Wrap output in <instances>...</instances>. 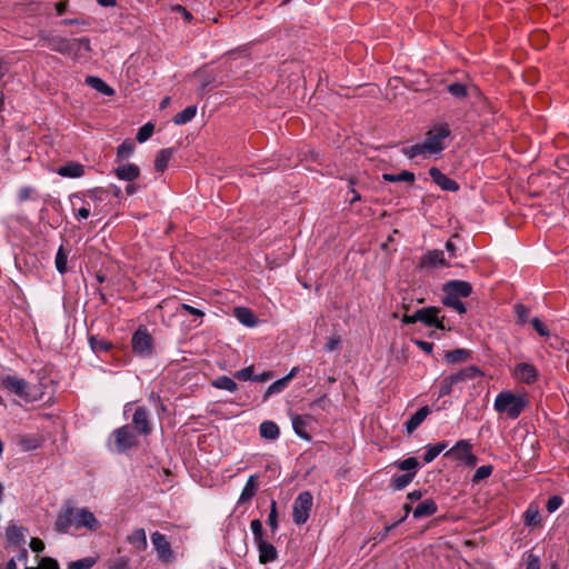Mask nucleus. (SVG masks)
I'll return each mask as SVG.
<instances>
[{
	"instance_id": "26",
	"label": "nucleus",
	"mask_w": 569,
	"mask_h": 569,
	"mask_svg": "<svg viewBox=\"0 0 569 569\" xmlns=\"http://www.w3.org/2000/svg\"><path fill=\"white\" fill-rule=\"evenodd\" d=\"M450 134V129L447 123H438L433 126L427 133L423 142H441Z\"/></svg>"
},
{
	"instance_id": "51",
	"label": "nucleus",
	"mask_w": 569,
	"mask_h": 569,
	"mask_svg": "<svg viewBox=\"0 0 569 569\" xmlns=\"http://www.w3.org/2000/svg\"><path fill=\"white\" fill-rule=\"evenodd\" d=\"M492 470H493V468L491 465H483V466L479 467L476 470V472L473 473L472 482L478 483L481 480L487 479L488 477L491 476Z\"/></svg>"
},
{
	"instance_id": "57",
	"label": "nucleus",
	"mask_w": 569,
	"mask_h": 569,
	"mask_svg": "<svg viewBox=\"0 0 569 569\" xmlns=\"http://www.w3.org/2000/svg\"><path fill=\"white\" fill-rule=\"evenodd\" d=\"M234 378L240 381H253L254 375H253V366L246 367L241 370H238L234 372Z\"/></svg>"
},
{
	"instance_id": "11",
	"label": "nucleus",
	"mask_w": 569,
	"mask_h": 569,
	"mask_svg": "<svg viewBox=\"0 0 569 569\" xmlns=\"http://www.w3.org/2000/svg\"><path fill=\"white\" fill-rule=\"evenodd\" d=\"M482 376L483 372L477 366L473 365L462 368L459 371L449 375L451 382H453L456 388L458 389H462L463 385Z\"/></svg>"
},
{
	"instance_id": "6",
	"label": "nucleus",
	"mask_w": 569,
	"mask_h": 569,
	"mask_svg": "<svg viewBox=\"0 0 569 569\" xmlns=\"http://www.w3.org/2000/svg\"><path fill=\"white\" fill-rule=\"evenodd\" d=\"M151 543L160 562L170 563L174 561V552L166 535L154 531L151 533Z\"/></svg>"
},
{
	"instance_id": "29",
	"label": "nucleus",
	"mask_w": 569,
	"mask_h": 569,
	"mask_svg": "<svg viewBox=\"0 0 569 569\" xmlns=\"http://www.w3.org/2000/svg\"><path fill=\"white\" fill-rule=\"evenodd\" d=\"M84 82L104 96L111 97L116 93L114 89L99 77L88 76Z\"/></svg>"
},
{
	"instance_id": "2",
	"label": "nucleus",
	"mask_w": 569,
	"mask_h": 569,
	"mask_svg": "<svg viewBox=\"0 0 569 569\" xmlns=\"http://www.w3.org/2000/svg\"><path fill=\"white\" fill-rule=\"evenodd\" d=\"M138 436L131 426H121L110 433L107 447L111 452L126 453L139 445Z\"/></svg>"
},
{
	"instance_id": "25",
	"label": "nucleus",
	"mask_w": 569,
	"mask_h": 569,
	"mask_svg": "<svg viewBox=\"0 0 569 569\" xmlns=\"http://www.w3.org/2000/svg\"><path fill=\"white\" fill-rule=\"evenodd\" d=\"M57 173L66 178H80L84 174V167L79 162H67L57 169Z\"/></svg>"
},
{
	"instance_id": "5",
	"label": "nucleus",
	"mask_w": 569,
	"mask_h": 569,
	"mask_svg": "<svg viewBox=\"0 0 569 569\" xmlns=\"http://www.w3.org/2000/svg\"><path fill=\"white\" fill-rule=\"evenodd\" d=\"M0 388L17 395L29 401L31 400L30 387L27 380L14 375H4L0 377Z\"/></svg>"
},
{
	"instance_id": "50",
	"label": "nucleus",
	"mask_w": 569,
	"mask_h": 569,
	"mask_svg": "<svg viewBox=\"0 0 569 569\" xmlns=\"http://www.w3.org/2000/svg\"><path fill=\"white\" fill-rule=\"evenodd\" d=\"M134 152V144H119L117 149V162L122 163Z\"/></svg>"
},
{
	"instance_id": "18",
	"label": "nucleus",
	"mask_w": 569,
	"mask_h": 569,
	"mask_svg": "<svg viewBox=\"0 0 569 569\" xmlns=\"http://www.w3.org/2000/svg\"><path fill=\"white\" fill-rule=\"evenodd\" d=\"M114 174L119 180L133 182L140 176V168L134 163L122 162L114 168Z\"/></svg>"
},
{
	"instance_id": "63",
	"label": "nucleus",
	"mask_w": 569,
	"mask_h": 569,
	"mask_svg": "<svg viewBox=\"0 0 569 569\" xmlns=\"http://www.w3.org/2000/svg\"><path fill=\"white\" fill-rule=\"evenodd\" d=\"M108 569H129V560L124 557L116 559Z\"/></svg>"
},
{
	"instance_id": "59",
	"label": "nucleus",
	"mask_w": 569,
	"mask_h": 569,
	"mask_svg": "<svg viewBox=\"0 0 569 569\" xmlns=\"http://www.w3.org/2000/svg\"><path fill=\"white\" fill-rule=\"evenodd\" d=\"M24 569H60L58 562L52 558H42L39 566L26 567Z\"/></svg>"
},
{
	"instance_id": "22",
	"label": "nucleus",
	"mask_w": 569,
	"mask_h": 569,
	"mask_svg": "<svg viewBox=\"0 0 569 569\" xmlns=\"http://www.w3.org/2000/svg\"><path fill=\"white\" fill-rule=\"evenodd\" d=\"M420 266L429 267V268H435L438 266H447L443 251H441V250L428 251L427 253H425L421 257Z\"/></svg>"
},
{
	"instance_id": "61",
	"label": "nucleus",
	"mask_w": 569,
	"mask_h": 569,
	"mask_svg": "<svg viewBox=\"0 0 569 569\" xmlns=\"http://www.w3.org/2000/svg\"><path fill=\"white\" fill-rule=\"evenodd\" d=\"M341 339L339 336H332L328 339V341L325 345V350L327 352L335 351L340 348Z\"/></svg>"
},
{
	"instance_id": "48",
	"label": "nucleus",
	"mask_w": 569,
	"mask_h": 569,
	"mask_svg": "<svg viewBox=\"0 0 569 569\" xmlns=\"http://www.w3.org/2000/svg\"><path fill=\"white\" fill-rule=\"evenodd\" d=\"M267 523L270 527L271 532L276 533V531L278 530V527H279L278 526V510H277V502H276V500H271L270 511H269V515H268Z\"/></svg>"
},
{
	"instance_id": "42",
	"label": "nucleus",
	"mask_w": 569,
	"mask_h": 569,
	"mask_svg": "<svg viewBox=\"0 0 569 569\" xmlns=\"http://www.w3.org/2000/svg\"><path fill=\"white\" fill-rule=\"evenodd\" d=\"M289 386V381L282 377L272 382L263 395V400H267L271 395L282 392Z\"/></svg>"
},
{
	"instance_id": "55",
	"label": "nucleus",
	"mask_w": 569,
	"mask_h": 569,
	"mask_svg": "<svg viewBox=\"0 0 569 569\" xmlns=\"http://www.w3.org/2000/svg\"><path fill=\"white\" fill-rule=\"evenodd\" d=\"M531 325L533 327V329L537 331V333L541 337H549L550 336V331L548 329V326L541 321L539 318L535 317L531 319Z\"/></svg>"
},
{
	"instance_id": "17",
	"label": "nucleus",
	"mask_w": 569,
	"mask_h": 569,
	"mask_svg": "<svg viewBox=\"0 0 569 569\" xmlns=\"http://www.w3.org/2000/svg\"><path fill=\"white\" fill-rule=\"evenodd\" d=\"M429 176L432 181L445 191L456 192L459 190L458 182L447 177L437 167H431L429 169Z\"/></svg>"
},
{
	"instance_id": "24",
	"label": "nucleus",
	"mask_w": 569,
	"mask_h": 569,
	"mask_svg": "<svg viewBox=\"0 0 569 569\" xmlns=\"http://www.w3.org/2000/svg\"><path fill=\"white\" fill-rule=\"evenodd\" d=\"M257 479H258L257 475H251L248 478L244 487L242 488L241 495L238 500V505L246 503L254 497V495L257 493V490H258Z\"/></svg>"
},
{
	"instance_id": "8",
	"label": "nucleus",
	"mask_w": 569,
	"mask_h": 569,
	"mask_svg": "<svg viewBox=\"0 0 569 569\" xmlns=\"http://www.w3.org/2000/svg\"><path fill=\"white\" fill-rule=\"evenodd\" d=\"M100 523L93 512H91L88 508H74V513L72 518V527L76 530L81 528H86L90 531H96L99 528Z\"/></svg>"
},
{
	"instance_id": "62",
	"label": "nucleus",
	"mask_w": 569,
	"mask_h": 569,
	"mask_svg": "<svg viewBox=\"0 0 569 569\" xmlns=\"http://www.w3.org/2000/svg\"><path fill=\"white\" fill-rule=\"evenodd\" d=\"M525 569H540V559L538 556L529 552L526 559V568Z\"/></svg>"
},
{
	"instance_id": "47",
	"label": "nucleus",
	"mask_w": 569,
	"mask_h": 569,
	"mask_svg": "<svg viewBox=\"0 0 569 569\" xmlns=\"http://www.w3.org/2000/svg\"><path fill=\"white\" fill-rule=\"evenodd\" d=\"M41 443L42 441L40 438L32 436H26L19 440L20 447L26 451L38 449L41 447Z\"/></svg>"
},
{
	"instance_id": "40",
	"label": "nucleus",
	"mask_w": 569,
	"mask_h": 569,
	"mask_svg": "<svg viewBox=\"0 0 569 569\" xmlns=\"http://www.w3.org/2000/svg\"><path fill=\"white\" fill-rule=\"evenodd\" d=\"M197 113V107L196 106H188L182 111L178 112L173 117V122L177 124H183L189 121H191Z\"/></svg>"
},
{
	"instance_id": "27",
	"label": "nucleus",
	"mask_w": 569,
	"mask_h": 569,
	"mask_svg": "<svg viewBox=\"0 0 569 569\" xmlns=\"http://www.w3.org/2000/svg\"><path fill=\"white\" fill-rule=\"evenodd\" d=\"M127 541L138 551H144L148 548L147 535L143 528L134 529L127 537Z\"/></svg>"
},
{
	"instance_id": "53",
	"label": "nucleus",
	"mask_w": 569,
	"mask_h": 569,
	"mask_svg": "<svg viewBox=\"0 0 569 569\" xmlns=\"http://www.w3.org/2000/svg\"><path fill=\"white\" fill-rule=\"evenodd\" d=\"M456 386L453 382H451L450 377H445L440 382L438 397L441 398L445 396H449L451 392H453Z\"/></svg>"
},
{
	"instance_id": "36",
	"label": "nucleus",
	"mask_w": 569,
	"mask_h": 569,
	"mask_svg": "<svg viewBox=\"0 0 569 569\" xmlns=\"http://www.w3.org/2000/svg\"><path fill=\"white\" fill-rule=\"evenodd\" d=\"M382 179L388 182H409L412 183L415 181V174L411 171L403 170L397 174L393 173H382Z\"/></svg>"
},
{
	"instance_id": "21",
	"label": "nucleus",
	"mask_w": 569,
	"mask_h": 569,
	"mask_svg": "<svg viewBox=\"0 0 569 569\" xmlns=\"http://www.w3.org/2000/svg\"><path fill=\"white\" fill-rule=\"evenodd\" d=\"M438 511V506L433 499H426L421 501L413 510V518L420 519L431 517Z\"/></svg>"
},
{
	"instance_id": "46",
	"label": "nucleus",
	"mask_w": 569,
	"mask_h": 569,
	"mask_svg": "<svg viewBox=\"0 0 569 569\" xmlns=\"http://www.w3.org/2000/svg\"><path fill=\"white\" fill-rule=\"evenodd\" d=\"M97 557H86L68 563V569H90L97 563Z\"/></svg>"
},
{
	"instance_id": "30",
	"label": "nucleus",
	"mask_w": 569,
	"mask_h": 569,
	"mask_svg": "<svg viewBox=\"0 0 569 569\" xmlns=\"http://www.w3.org/2000/svg\"><path fill=\"white\" fill-rule=\"evenodd\" d=\"M234 317L247 327H254L258 323V319L254 313L246 307L234 308Z\"/></svg>"
},
{
	"instance_id": "3",
	"label": "nucleus",
	"mask_w": 569,
	"mask_h": 569,
	"mask_svg": "<svg viewBox=\"0 0 569 569\" xmlns=\"http://www.w3.org/2000/svg\"><path fill=\"white\" fill-rule=\"evenodd\" d=\"M131 347L133 355L141 359H149L154 355L153 338L144 326L133 332Z\"/></svg>"
},
{
	"instance_id": "14",
	"label": "nucleus",
	"mask_w": 569,
	"mask_h": 569,
	"mask_svg": "<svg viewBox=\"0 0 569 569\" xmlns=\"http://www.w3.org/2000/svg\"><path fill=\"white\" fill-rule=\"evenodd\" d=\"M445 295L456 298H467L472 292V286L468 281L451 280L443 284Z\"/></svg>"
},
{
	"instance_id": "20",
	"label": "nucleus",
	"mask_w": 569,
	"mask_h": 569,
	"mask_svg": "<svg viewBox=\"0 0 569 569\" xmlns=\"http://www.w3.org/2000/svg\"><path fill=\"white\" fill-rule=\"evenodd\" d=\"M27 529L22 526L9 525L6 530V539L9 546L21 547L26 542Z\"/></svg>"
},
{
	"instance_id": "49",
	"label": "nucleus",
	"mask_w": 569,
	"mask_h": 569,
	"mask_svg": "<svg viewBox=\"0 0 569 569\" xmlns=\"http://www.w3.org/2000/svg\"><path fill=\"white\" fill-rule=\"evenodd\" d=\"M154 131V124L151 122L144 123L137 132L136 139L137 142H146L151 138Z\"/></svg>"
},
{
	"instance_id": "58",
	"label": "nucleus",
	"mask_w": 569,
	"mask_h": 569,
	"mask_svg": "<svg viewBox=\"0 0 569 569\" xmlns=\"http://www.w3.org/2000/svg\"><path fill=\"white\" fill-rule=\"evenodd\" d=\"M250 529L253 533L254 542L263 539V528L259 519H253L250 522Z\"/></svg>"
},
{
	"instance_id": "10",
	"label": "nucleus",
	"mask_w": 569,
	"mask_h": 569,
	"mask_svg": "<svg viewBox=\"0 0 569 569\" xmlns=\"http://www.w3.org/2000/svg\"><path fill=\"white\" fill-rule=\"evenodd\" d=\"M68 47L70 48L64 56H69L73 61L87 60L90 57L91 44L87 37L79 39H70Z\"/></svg>"
},
{
	"instance_id": "1",
	"label": "nucleus",
	"mask_w": 569,
	"mask_h": 569,
	"mask_svg": "<svg viewBox=\"0 0 569 569\" xmlns=\"http://www.w3.org/2000/svg\"><path fill=\"white\" fill-rule=\"evenodd\" d=\"M528 406L529 400L525 395H517L510 390L499 392L493 401L495 410L511 420L519 418Z\"/></svg>"
},
{
	"instance_id": "39",
	"label": "nucleus",
	"mask_w": 569,
	"mask_h": 569,
	"mask_svg": "<svg viewBox=\"0 0 569 569\" xmlns=\"http://www.w3.org/2000/svg\"><path fill=\"white\" fill-rule=\"evenodd\" d=\"M523 517L527 526L536 527L540 525V512L536 505H530L525 511Z\"/></svg>"
},
{
	"instance_id": "41",
	"label": "nucleus",
	"mask_w": 569,
	"mask_h": 569,
	"mask_svg": "<svg viewBox=\"0 0 569 569\" xmlns=\"http://www.w3.org/2000/svg\"><path fill=\"white\" fill-rule=\"evenodd\" d=\"M69 252L60 246L54 259L56 269L60 274H64L67 272V262H68Z\"/></svg>"
},
{
	"instance_id": "56",
	"label": "nucleus",
	"mask_w": 569,
	"mask_h": 569,
	"mask_svg": "<svg viewBox=\"0 0 569 569\" xmlns=\"http://www.w3.org/2000/svg\"><path fill=\"white\" fill-rule=\"evenodd\" d=\"M401 522H402V519H399V520H397V521H393L392 523L386 525V526L383 527V529H382L381 531H379V532H378V535H377L376 539H377L379 542L385 541V540L388 538V536H389L390 531H391V530H393L395 528H397Z\"/></svg>"
},
{
	"instance_id": "60",
	"label": "nucleus",
	"mask_w": 569,
	"mask_h": 569,
	"mask_svg": "<svg viewBox=\"0 0 569 569\" xmlns=\"http://www.w3.org/2000/svg\"><path fill=\"white\" fill-rule=\"evenodd\" d=\"M562 505V498L560 496H552L547 500L546 509L552 513L560 508Z\"/></svg>"
},
{
	"instance_id": "13",
	"label": "nucleus",
	"mask_w": 569,
	"mask_h": 569,
	"mask_svg": "<svg viewBox=\"0 0 569 569\" xmlns=\"http://www.w3.org/2000/svg\"><path fill=\"white\" fill-rule=\"evenodd\" d=\"M513 376L522 383L532 385L538 380L539 373L533 365L520 362L515 366Z\"/></svg>"
},
{
	"instance_id": "4",
	"label": "nucleus",
	"mask_w": 569,
	"mask_h": 569,
	"mask_svg": "<svg viewBox=\"0 0 569 569\" xmlns=\"http://www.w3.org/2000/svg\"><path fill=\"white\" fill-rule=\"evenodd\" d=\"M312 505L313 497L310 491H302L296 497L292 507V519L296 525L301 526L308 521Z\"/></svg>"
},
{
	"instance_id": "15",
	"label": "nucleus",
	"mask_w": 569,
	"mask_h": 569,
	"mask_svg": "<svg viewBox=\"0 0 569 569\" xmlns=\"http://www.w3.org/2000/svg\"><path fill=\"white\" fill-rule=\"evenodd\" d=\"M39 39L52 51L66 54L70 49L68 43L70 39L57 34L41 32Z\"/></svg>"
},
{
	"instance_id": "38",
	"label": "nucleus",
	"mask_w": 569,
	"mask_h": 569,
	"mask_svg": "<svg viewBox=\"0 0 569 569\" xmlns=\"http://www.w3.org/2000/svg\"><path fill=\"white\" fill-rule=\"evenodd\" d=\"M447 442H438L435 446L427 447L425 453H423V461L426 463L432 462L439 455L447 448Z\"/></svg>"
},
{
	"instance_id": "19",
	"label": "nucleus",
	"mask_w": 569,
	"mask_h": 569,
	"mask_svg": "<svg viewBox=\"0 0 569 569\" xmlns=\"http://www.w3.org/2000/svg\"><path fill=\"white\" fill-rule=\"evenodd\" d=\"M259 552V562L262 565L273 562L278 559L276 547L264 539L256 542Z\"/></svg>"
},
{
	"instance_id": "31",
	"label": "nucleus",
	"mask_w": 569,
	"mask_h": 569,
	"mask_svg": "<svg viewBox=\"0 0 569 569\" xmlns=\"http://www.w3.org/2000/svg\"><path fill=\"white\" fill-rule=\"evenodd\" d=\"M470 452L471 445L467 440H459L445 456L453 455L457 460L462 461Z\"/></svg>"
},
{
	"instance_id": "33",
	"label": "nucleus",
	"mask_w": 569,
	"mask_h": 569,
	"mask_svg": "<svg viewBox=\"0 0 569 569\" xmlns=\"http://www.w3.org/2000/svg\"><path fill=\"white\" fill-rule=\"evenodd\" d=\"M260 436L268 440H276L280 435L278 425L273 421L266 420L259 427Z\"/></svg>"
},
{
	"instance_id": "23",
	"label": "nucleus",
	"mask_w": 569,
	"mask_h": 569,
	"mask_svg": "<svg viewBox=\"0 0 569 569\" xmlns=\"http://www.w3.org/2000/svg\"><path fill=\"white\" fill-rule=\"evenodd\" d=\"M431 412L428 406H423L418 409L406 422V430L408 433L413 432Z\"/></svg>"
},
{
	"instance_id": "9",
	"label": "nucleus",
	"mask_w": 569,
	"mask_h": 569,
	"mask_svg": "<svg viewBox=\"0 0 569 569\" xmlns=\"http://www.w3.org/2000/svg\"><path fill=\"white\" fill-rule=\"evenodd\" d=\"M416 319H418V322H421L427 327H436L441 330L445 329V317L440 316V308L438 307L418 309L416 311Z\"/></svg>"
},
{
	"instance_id": "64",
	"label": "nucleus",
	"mask_w": 569,
	"mask_h": 569,
	"mask_svg": "<svg viewBox=\"0 0 569 569\" xmlns=\"http://www.w3.org/2000/svg\"><path fill=\"white\" fill-rule=\"evenodd\" d=\"M181 309L184 310L186 312L192 315V316H196L198 318H202L204 316V312L198 308H194L188 303H182L181 305Z\"/></svg>"
},
{
	"instance_id": "16",
	"label": "nucleus",
	"mask_w": 569,
	"mask_h": 569,
	"mask_svg": "<svg viewBox=\"0 0 569 569\" xmlns=\"http://www.w3.org/2000/svg\"><path fill=\"white\" fill-rule=\"evenodd\" d=\"M443 149L445 144H412L410 148L403 149V153L410 159L417 156L428 158L441 153Z\"/></svg>"
},
{
	"instance_id": "7",
	"label": "nucleus",
	"mask_w": 569,
	"mask_h": 569,
	"mask_svg": "<svg viewBox=\"0 0 569 569\" xmlns=\"http://www.w3.org/2000/svg\"><path fill=\"white\" fill-rule=\"evenodd\" d=\"M132 429L143 437H148L152 433L153 427L150 418V411L147 407H137L132 415Z\"/></svg>"
},
{
	"instance_id": "32",
	"label": "nucleus",
	"mask_w": 569,
	"mask_h": 569,
	"mask_svg": "<svg viewBox=\"0 0 569 569\" xmlns=\"http://www.w3.org/2000/svg\"><path fill=\"white\" fill-rule=\"evenodd\" d=\"M174 152L173 148H164L160 150L154 159V169L158 172H163L169 164V161Z\"/></svg>"
},
{
	"instance_id": "52",
	"label": "nucleus",
	"mask_w": 569,
	"mask_h": 569,
	"mask_svg": "<svg viewBox=\"0 0 569 569\" xmlns=\"http://www.w3.org/2000/svg\"><path fill=\"white\" fill-rule=\"evenodd\" d=\"M448 92L456 98H465L467 97V87L460 82H453L447 86Z\"/></svg>"
},
{
	"instance_id": "28",
	"label": "nucleus",
	"mask_w": 569,
	"mask_h": 569,
	"mask_svg": "<svg viewBox=\"0 0 569 569\" xmlns=\"http://www.w3.org/2000/svg\"><path fill=\"white\" fill-rule=\"evenodd\" d=\"M310 418H311L310 416H307V417H303L300 415L291 416L293 431L301 439H305V440L311 439L310 435L307 432V426H308L307 419H310Z\"/></svg>"
},
{
	"instance_id": "12",
	"label": "nucleus",
	"mask_w": 569,
	"mask_h": 569,
	"mask_svg": "<svg viewBox=\"0 0 569 569\" xmlns=\"http://www.w3.org/2000/svg\"><path fill=\"white\" fill-rule=\"evenodd\" d=\"M73 513L74 507L72 501L64 502L54 522L56 531H58L59 533L69 532L70 528L72 527Z\"/></svg>"
},
{
	"instance_id": "43",
	"label": "nucleus",
	"mask_w": 569,
	"mask_h": 569,
	"mask_svg": "<svg viewBox=\"0 0 569 569\" xmlns=\"http://www.w3.org/2000/svg\"><path fill=\"white\" fill-rule=\"evenodd\" d=\"M442 303L446 307L455 309L460 315H463L467 311V308H466L465 303L460 300V298L445 295L442 298Z\"/></svg>"
},
{
	"instance_id": "37",
	"label": "nucleus",
	"mask_w": 569,
	"mask_h": 569,
	"mask_svg": "<svg viewBox=\"0 0 569 569\" xmlns=\"http://www.w3.org/2000/svg\"><path fill=\"white\" fill-rule=\"evenodd\" d=\"M471 357V351L467 349H455L448 351L445 356L446 360L451 363H459L467 361Z\"/></svg>"
},
{
	"instance_id": "44",
	"label": "nucleus",
	"mask_w": 569,
	"mask_h": 569,
	"mask_svg": "<svg viewBox=\"0 0 569 569\" xmlns=\"http://www.w3.org/2000/svg\"><path fill=\"white\" fill-rule=\"evenodd\" d=\"M397 468L407 471V472H413V477L416 476L418 469H419V461L415 457L407 458L405 460L398 461L396 463Z\"/></svg>"
},
{
	"instance_id": "35",
	"label": "nucleus",
	"mask_w": 569,
	"mask_h": 569,
	"mask_svg": "<svg viewBox=\"0 0 569 569\" xmlns=\"http://www.w3.org/2000/svg\"><path fill=\"white\" fill-rule=\"evenodd\" d=\"M211 385L221 390H227L229 392H234L238 389V385L233 379L228 376H220L212 380Z\"/></svg>"
},
{
	"instance_id": "54",
	"label": "nucleus",
	"mask_w": 569,
	"mask_h": 569,
	"mask_svg": "<svg viewBox=\"0 0 569 569\" xmlns=\"http://www.w3.org/2000/svg\"><path fill=\"white\" fill-rule=\"evenodd\" d=\"M513 309L518 323L525 325L529 318V309L522 303L515 305Z\"/></svg>"
},
{
	"instance_id": "45",
	"label": "nucleus",
	"mask_w": 569,
	"mask_h": 569,
	"mask_svg": "<svg viewBox=\"0 0 569 569\" xmlns=\"http://www.w3.org/2000/svg\"><path fill=\"white\" fill-rule=\"evenodd\" d=\"M89 343H90L91 349L96 353L107 352L112 347L111 342H109L108 340L100 339V338H97L93 336L89 338Z\"/></svg>"
},
{
	"instance_id": "34",
	"label": "nucleus",
	"mask_w": 569,
	"mask_h": 569,
	"mask_svg": "<svg viewBox=\"0 0 569 569\" xmlns=\"http://www.w3.org/2000/svg\"><path fill=\"white\" fill-rule=\"evenodd\" d=\"M413 472L397 475L391 478L389 487L393 490H402L413 480Z\"/></svg>"
}]
</instances>
